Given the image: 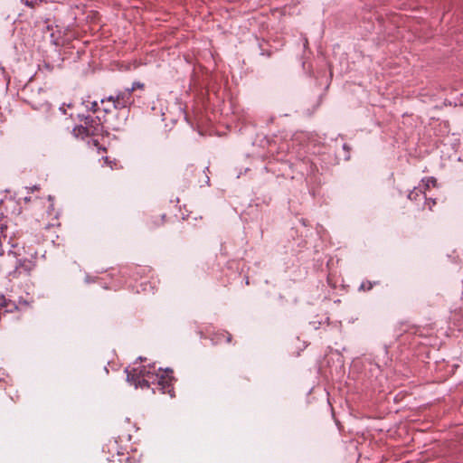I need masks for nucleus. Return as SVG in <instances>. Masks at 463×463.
Wrapping results in <instances>:
<instances>
[{"label":"nucleus","instance_id":"obj_3","mask_svg":"<svg viewBox=\"0 0 463 463\" xmlns=\"http://www.w3.org/2000/svg\"><path fill=\"white\" fill-rule=\"evenodd\" d=\"M101 104L111 103L114 109H122L132 104V94L127 89L119 91L116 96H109L100 100Z\"/></svg>","mask_w":463,"mask_h":463},{"label":"nucleus","instance_id":"obj_11","mask_svg":"<svg viewBox=\"0 0 463 463\" xmlns=\"http://www.w3.org/2000/svg\"><path fill=\"white\" fill-rule=\"evenodd\" d=\"M414 194V192H411L410 194H409V198H412V194Z\"/></svg>","mask_w":463,"mask_h":463},{"label":"nucleus","instance_id":"obj_6","mask_svg":"<svg viewBox=\"0 0 463 463\" xmlns=\"http://www.w3.org/2000/svg\"><path fill=\"white\" fill-rule=\"evenodd\" d=\"M137 89H140V90H143L144 89V84L143 83H140V82H134L132 87L130 89H128L130 93L132 94L133 91H135Z\"/></svg>","mask_w":463,"mask_h":463},{"label":"nucleus","instance_id":"obj_9","mask_svg":"<svg viewBox=\"0 0 463 463\" xmlns=\"http://www.w3.org/2000/svg\"><path fill=\"white\" fill-rule=\"evenodd\" d=\"M90 109L96 112L99 109V104L97 101H93L90 103Z\"/></svg>","mask_w":463,"mask_h":463},{"label":"nucleus","instance_id":"obj_1","mask_svg":"<svg viewBox=\"0 0 463 463\" xmlns=\"http://www.w3.org/2000/svg\"><path fill=\"white\" fill-rule=\"evenodd\" d=\"M128 373V381L135 385V387H150L156 386V389L162 393L171 394L173 391V378L168 371H156L155 366H137L131 371L126 370Z\"/></svg>","mask_w":463,"mask_h":463},{"label":"nucleus","instance_id":"obj_2","mask_svg":"<svg viewBox=\"0 0 463 463\" xmlns=\"http://www.w3.org/2000/svg\"><path fill=\"white\" fill-rule=\"evenodd\" d=\"M15 237L16 234L14 232L12 231L11 227L8 224V221L4 217L0 218V255L4 254L2 244L5 241H6L7 244L11 246V251L14 255H22L20 249H17L18 243L15 241Z\"/></svg>","mask_w":463,"mask_h":463},{"label":"nucleus","instance_id":"obj_8","mask_svg":"<svg viewBox=\"0 0 463 463\" xmlns=\"http://www.w3.org/2000/svg\"><path fill=\"white\" fill-rule=\"evenodd\" d=\"M21 266H24L26 270H30L33 268L32 261H24V263L21 264Z\"/></svg>","mask_w":463,"mask_h":463},{"label":"nucleus","instance_id":"obj_4","mask_svg":"<svg viewBox=\"0 0 463 463\" xmlns=\"http://www.w3.org/2000/svg\"><path fill=\"white\" fill-rule=\"evenodd\" d=\"M99 124L90 117L84 118V124L73 128V134L77 137H84L95 135L99 130Z\"/></svg>","mask_w":463,"mask_h":463},{"label":"nucleus","instance_id":"obj_5","mask_svg":"<svg viewBox=\"0 0 463 463\" xmlns=\"http://www.w3.org/2000/svg\"><path fill=\"white\" fill-rule=\"evenodd\" d=\"M422 183H423V185L426 187V188H430V186H435L436 185V179L433 178V177H429V178H426V179H423L422 180Z\"/></svg>","mask_w":463,"mask_h":463},{"label":"nucleus","instance_id":"obj_10","mask_svg":"<svg viewBox=\"0 0 463 463\" xmlns=\"http://www.w3.org/2000/svg\"><path fill=\"white\" fill-rule=\"evenodd\" d=\"M28 255L31 256V257H34L36 255V251L35 250H30V252H28Z\"/></svg>","mask_w":463,"mask_h":463},{"label":"nucleus","instance_id":"obj_7","mask_svg":"<svg viewBox=\"0 0 463 463\" xmlns=\"http://www.w3.org/2000/svg\"><path fill=\"white\" fill-rule=\"evenodd\" d=\"M103 105V110L106 112V113H109L111 111V109H113L112 107V104L111 103H109V102H106L105 104H102Z\"/></svg>","mask_w":463,"mask_h":463}]
</instances>
